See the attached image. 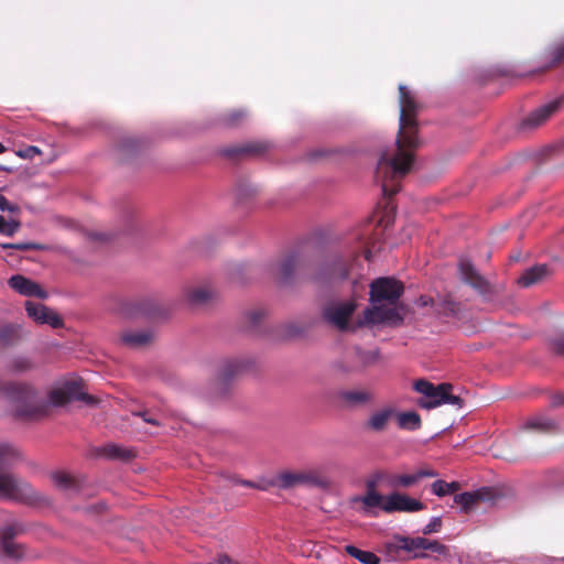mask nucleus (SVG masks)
I'll use <instances>...</instances> for the list:
<instances>
[{"label": "nucleus", "mask_w": 564, "mask_h": 564, "mask_svg": "<svg viewBox=\"0 0 564 564\" xmlns=\"http://www.w3.org/2000/svg\"><path fill=\"white\" fill-rule=\"evenodd\" d=\"M19 457V453L8 444H0V465ZM32 497V488L13 474L0 471V499L22 500Z\"/></svg>", "instance_id": "7ed1b4c3"}, {"label": "nucleus", "mask_w": 564, "mask_h": 564, "mask_svg": "<svg viewBox=\"0 0 564 564\" xmlns=\"http://www.w3.org/2000/svg\"><path fill=\"white\" fill-rule=\"evenodd\" d=\"M434 302L431 297H426V296H421L419 299V305L421 306H427V305H433Z\"/></svg>", "instance_id": "3c124183"}, {"label": "nucleus", "mask_w": 564, "mask_h": 564, "mask_svg": "<svg viewBox=\"0 0 564 564\" xmlns=\"http://www.w3.org/2000/svg\"><path fill=\"white\" fill-rule=\"evenodd\" d=\"M414 389L423 394L424 399L419 400L417 404L423 409H434L443 404H452L460 408L463 404L458 395L451 393L453 387L449 383L433 384L426 380H417Z\"/></svg>", "instance_id": "20e7f679"}, {"label": "nucleus", "mask_w": 564, "mask_h": 564, "mask_svg": "<svg viewBox=\"0 0 564 564\" xmlns=\"http://www.w3.org/2000/svg\"><path fill=\"white\" fill-rule=\"evenodd\" d=\"M381 189L383 195L392 196L400 189V184L398 183V178H383L381 183Z\"/></svg>", "instance_id": "e433bc0d"}, {"label": "nucleus", "mask_w": 564, "mask_h": 564, "mask_svg": "<svg viewBox=\"0 0 564 564\" xmlns=\"http://www.w3.org/2000/svg\"><path fill=\"white\" fill-rule=\"evenodd\" d=\"M563 101L564 96H561L538 107L522 120V127L533 129L543 126L561 108Z\"/></svg>", "instance_id": "9b49d317"}, {"label": "nucleus", "mask_w": 564, "mask_h": 564, "mask_svg": "<svg viewBox=\"0 0 564 564\" xmlns=\"http://www.w3.org/2000/svg\"><path fill=\"white\" fill-rule=\"evenodd\" d=\"M2 248H13L18 250H47L48 247L41 243L34 242H22V243H3Z\"/></svg>", "instance_id": "4c0bfd02"}, {"label": "nucleus", "mask_w": 564, "mask_h": 564, "mask_svg": "<svg viewBox=\"0 0 564 564\" xmlns=\"http://www.w3.org/2000/svg\"><path fill=\"white\" fill-rule=\"evenodd\" d=\"M6 148L3 147V144L0 142V153L4 152Z\"/></svg>", "instance_id": "4d7b16f0"}, {"label": "nucleus", "mask_w": 564, "mask_h": 564, "mask_svg": "<svg viewBox=\"0 0 564 564\" xmlns=\"http://www.w3.org/2000/svg\"><path fill=\"white\" fill-rule=\"evenodd\" d=\"M0 209L2 212L8 210L10 213H15L19 210V207L17 205L10 204L8 199L0 194Z\"/></svg>", "instance_id": "09e8293b"}, {"label": "nucleus", "mask_w": 564, "mask_h": 564, "mask_svg": "<svg viewBox=\"0 0 564 564\" xmlns=\"http://www.w3.org/2000/svg\"><path fill=\"white\" fill-rule=\"evenodd\" d=\"M25 310L28 315L36 323L48 324L53 328H59L63 326V319L54 311L42 304L29 301L25 303Z\"/></svg>", "instance_id": "ddd939ff"}, {"label": "nucleus", "mask_w": 564, "mask_h": 564, "mask_svg": "<svg viewBox=\"0 0 564 564\" xmlns=\"http://www.w3.org/2000/svg\"><path fill=\"white\" fill-rule=\"evenodd\" d=\"M382 479H386V477L383 475H380V474L377 475L373 479H369L366 482V488H367L366 492H378L377 491V485H378V481H380Z\"/></svg>", "instance_id": "de8ad7c7"}, {"label": "nucleus", "mask_w": 564, "mask_h": 564, "mask_svg": "<svg viewBox=\"0 0 564 564\" xmlns=\"http://www.w3.org/2000/svg\"><path fill=\"white\" fill-rule=\"evenodd\" d=\"M459 272L464 282L470 284L473 288L480 292L486 291V280L480 274H478V272L468 260H462L459 262Z\"/></svg>", "instance_id": "a211bd4d"}, {"label": "nucleus", "mask_w": 564, "mask_h": 564, "mask_svg": "<svg viewBox=\"0 0 564 564\" xmlns=\"http://www.w3.org/2000/svg\"><path fill=\"white\" fill-rule=\"evenodd\" d=\"M403 293L401 282L392 278H378L370 284L371 306L364 311L358 326L388 324L399 326L404 319V308L399 303Z\"/></svg>", "instance_id": "f03ea898"}, {"label": "nucleus", "mask_w": 564, "mask_h": 564, "mask_svg": "<svg viewBox=\"0 0 564 564\" xmlns=\"http://www.w3.org/2000/svg\"><path fill=\"white\" fill-rule=\"evenodd\" d=\"M271 488L281 489L280 471L272 477H259L256 480V489L261 491H268Z\"/></svg>", "instance_id": "72a5a7b5"}, {"label": "nucleus", "mask_w": 564, "mask_h": 564, "mask_svg": "<svg viewBox=\"0 0 564 564\" xmlns=\"http://www.w3.org/2000/svg\"><path fill=\"white\" fill-rule=\"evenodd\" d=\"M460 485L457 481L446 482L442 479L435 480L432 486V492L437 497L451 495L459 489Z\"/></svg>", "instance_id": "7c9ffc66"}, {"label": "nucleus", "mask_w": 564, "mask_h": 564, "mask_svg": "<svg viewBox=\"0 0 564 564\" xmlns=\"http://www.w3.org/2000/svg\"><path fill=\"white\" fill-rule=\"evenodd\" d=\"M555 151H556V148L553 147V145L545 147L542 150L536 151L534 153H529L525 156L519 155L514 160V164H519V163H521L524 160H528L530 164H531L532 161L540 164V163H543V162L547 161L549 159H552L553 154L555 153Z\"/></svg>", "instance_id": "393cba45"}, {"label": "nucleus", "mask_w": 564, "mask_h": 564, "mask_svg": "<svg viewBox=\"0 0 564 564\" xmlns=\"http://www.w3.org/2000/svg\"><path fill=\"white\" fill-rule=\"evenodd\" d=\"M24 398H25V400H28V401H29V400L32 398V391H31V390H28V391L25 392V397H24Z\"/></svg>", "instance_id": "5fc2aeb1"}, {"label": "nucleus", "mask_w": 564, "mask_h": 564, "mask_svg": "<svg viewBox=\"0 0 564 564\" xmlns=\"http://www.w3.org/2000/svg\"><path fill=\"white\" fill-rule=\"evenodd\" d=\"M9 285L11 289L24 296H35L39 299H46L47 292L41 288L36 282L17 274L9 279Z\"/></svg>", "instance_id": "2eb2a0df"}, {"label": "nucleus", "mask_w": 564, "mask_h": 564, "mask_svg": "<svg viewBox=\"0 0 564 564\" xmlns=\"http://www.w3.org/2000/svg\"><path fill=\"white\" fill-rule=\"evenodd\" d=\"M345 551L351 557L358 560L362 564H379L380 558L372 552L360 550L354 545H346Z\"/></svg>", "instance_id": "bb28decb"}, {"label": "nucleus", "mask_w": 564, "mask_h": 564, "mask_svg": "<svg viewBox=\"0 0 564 564\" xmlns=\"http://www.w3.org/2000/svg\"><path fill=\"white\" fill-rule=\"evenodd\" d=\"M247 116L248 113L245 109H235L225 115L221 122L226 127H237L247 118Z\"/></svg>", "instance_id": "473e14b6"}, {"label": "nucleus", "mask_w": 564, "mask_h": 564, "mask_svg": "<svg viewBox=\"0 0 564 564\" xmlns=\"http://www.w3.org/2000/svg\"><path fill=\"white\" fill-rule=\"evenodd\" d=\"M419 538H402L399 541V549L416 553L419 552Z\"/></svg>", "instance_id": "58836bf2"}, {"label": "nucleus", "mask_w": 564, "mask_h": 564, "mask_svg": "<svg viewBox=\"0 0 564 564\" xmlns=\"http://www.w3.org/2000/svg\"><path fill=\"white\" fill-rule=\"evenodd\" d=\"M553 274V270L549 264H536L527 269L519 278L518 284L522 288H530L539 284Z\"/></svg>", "instance_id": "dca6fc26"}, {"label": "nucleus", "mask_w": 564, "mask_h": 564, "mask_svg": "<svg viewBox=\"0 0 564 564\" xmlns=\"http://www.w3.org/2000/svg\"><path fill=\"white\" fill-rule=\"evenodd\" d=\"M11 369L18 372H23L32 368V362L25 357H19L12 360Z\"/></svg>", "instance_id": "a19ab883"}, {"label": "nucleus", "mask_w": 564, "mask_h": 564, "mask_svg": "<svg viewBox=\"0 0 564 564\" xmlns=\"http://www.w3.org/2000/svg\"><path fill=\"white\" fill-rule=\"evenodd\" d=\"M399 134L391 149L381 152L377 163V173L382 176L389 174H408L415 171V161L411 153L412 149L419 147L416 135V113L421 108L416 93L408 86L399 85Z\"/></svg>", "instance_id": "f257e3e1"}, {"label": "nucleus", "mask_w": 564, "mask_h": 564, "mask_svg": "<svg viewBox=\"0 0 564 564\" xmlns=\"http://www.w3.org/2000/svg\"><path fill=\"white\" fill-rule=\"evenodd\" d=\"M356 310L352 301L334 302L324 308L325 319L339 330L355 329L349 324V318Z\"/></svg>", "instance_id": "6e6552de"}, {"label": "nucleus", "mask_w": 564, "mask_h": 564, "mask_svg": "<svg viewBox=\"0 0 564 564\" xmlns=\"http://www.w3.org/2000/svg\"><path fill=\"white\" fill-rule=\"evenodd\" d=\"M20 338V327L17 325H4L0 328V343L11 345Z\"/></svg>", "instance_id": "2f4dec72"}, {"label": "nucleus", "mask_w": 564, "mask_h": 564, "mask_svg": "<svg viewBox=\"0 0 564 564\" xmlns=\"http://www.w3.org/2000/svg\"><path fill=\"white\" fill-rule=\"evenodd\" d=\"M395 419L401 429L414 431L421 427V417L416 412H397Z\"/></svg>", "instance_id": "a878e982"}, {"label": "nucleus", "mask_w": 564, "mask_h": 564, "mask_svg": "<svg viewBox=\"0 0 564 564\" xmlns=\"http://www.w3.org/2000/svg\"><path fill=\"white\" fill-rule=\"evenodd\" d=\"M397 415V410L393 406L386 405L373 411L367 421L365 427L368 431L380 433L388 429V425L392 419Z\"/></svg>", "instance_id": "4468645a"}, {"label": "nucleus", "mask_w": 564, "mask_h": 564, "mask_svg": "<svg viewBox=\"0 0 564 564\" xmlns=\"http://www.w3.org/2000/svg\"><path fill=\"white\" fill-rule=\"evenodd\" d=\"M384 497L379 492H366L364 496H355L350 499V503L352 506L360 505V510L364 513L370 512L372 508L380 507L384 505Z\"/></svg>", "instance_id": "6ab92c4d"}, {"label": "nucleus", "mask_w": 564, "mask_h": 564, "mask_svg": "<svg viewBox=\"0 0 564 564\" xmlns=\"http://www.w3.org/2000/svg\"><path fill=\"white\" fill-rule=\"evenodd\" d=\"M215 296V291L207 286H197L186 292V300L193 305H202Z\"/></svg>", "instance_id": "5701e85b"}, {"label": "nucleus", "mask_w": 564, "mask_h": 564, "mask_svg": "<svg viewBox=\"0 0 564 564\" xmlns=\"http://www.w3.org/2000/svg\"><path fill=\"white\" fill-rule=\"evenodd\" d=\"M426 551L436 553L440 555H444V556L448 555V547L446 545L442 544L441 542H438L436 540H430V539L420 536L419 552L414 553L413 557L414 558H425L429 556Z\"/></svg>", "instance_id": "412c9836"}, {"label": "nucleus", "mask_w": 564, "mask_h": 564, "mask_svg": "<svg viewBox=\"0 0 564 564\" xmlns=\"http://www.w3.org/2000/svg\"><path fill=\"white\" fill-rule=\"evenodd\" d=\"M551 349L560 355H564V335H558L550 340Z\"/></svg>", "instance_id": "c03bdc74"}, {"label": "nucleus", "mask_w": 564, "mask_h": 564, "mask_svg": "<svg viewBox=\"0 0 564 564\" xmlns=\"http://www.w3.org/2000/svg\"><path fill=\"white\" fill-rule=\"evenodd\" d=\"M424 509V505L399 491L391 492L384 497V505L382 511L387 513L393 512H417Z\"/></svg>", "instance_id": "1a4fd4ad"}, {"label": "nucleus", "mask_w": 564, "mask_h": 564, "mask_svg": "<svg viewBox=\"0 0 564 564\" xmlns=\"http://www.w3.org/2000/svg\"><path fill=\"white\" fill-rule=\"evenodd\" d=\"M242 369V362L238 360H229L225 362L224 366L221 367L219 378L224 382L229 381L230 379L235 378L238 373H240Z\"/></svg>", "instance_id": "c756f323"}, {"label": "nucleus", "mask_w": 564, "mask_h": 564, "mask_svg": "<svg viewBox=\"0 0 564 564\" xmlns=\"http://www.w3.org/2000/svg\"><path fill=\"white\" fill-rule=\"evenodd\" d=\"M442 528V519L440 517H433L431 521L423 528V534H431L438 532Z\"/></svg>", "instance_id": "79ce46f5"}, {"label": "nucleus", "mask_w": 564, "mask_h": 564, "mask_svg": "<svg viewBox=\"0 0 564 564\" xmlns=\"http://www.w3.org/2000/svg\"><path fill=\"white\" fill-rule=\"evenodd\" d=\"M545 65L544 68H549L557 63L564 61V40L558 44L549 47L544 53Z\"/></svg>", "instance_id": "cd10ccee"}, {"label": "nucleus", "mask_w": 564, "mask_h": 564, "mask_svg": "<svg viewBox=\"0 0 564 564\" xmlns=\"http://www.w3.org/2000/svg\"><path fill=\"white\" fill-rule=\"evenodd\" d=\"M281 489H292L297 486L316 487L327 489L332 486L330 478L323 468H307L301 470H281Z\"/></svg>", "instance_id": "39448f33"}, {"label": "nucleus", "mask_w": 564, "mask_h": 564, "mask_svg": "<svg viewBox=\"0 0 564 564\" xmlns=\"http://www.w3.org/2000/svg\"><path fill=\"white\" fill-rule=\"evenodd\" d=\"M15 413L20 417L33 419V417H37L40 415H43L44 414V410L43 409H39V408H34V406H28V409L17 408L15 409Z\"/></svg>", "instance_id": "ea45409f"}, {"label": "nucleus", "mask_w": 564, "mask_h": 564, "mask_svg": "<svg viewBox=\"0 0 564 564\" xmlns=\"http://www.w3.org/2000/svg\"><path fill=\"white\" fill-rule=\"evenodd\" d=\"M313 263L312 256L305 251H296L283 257L273 267V274L282 282H289L300 274H310Z\"/></svg>", "instance_id": "423d86ee"}, {"label": "nucleus", "mask_w": 564, "mask_h": 564, "mask_svg": "<svg viewBox=\"0 0 564 564\" xmlns=\"http://www.w3.org/2000/svg\"><path fill=\"white\" fill-rule=\"evenodd\" d=\"M338 398L351 406L366 404L373 400L372 393L362 389L339 391Z\"/></svg>", "instance_id": "aec40b11"}, {"label": "nucleus", "mask_w": 564, "mask_h": 564, "mask_svg": "<svg viewBox=\"0 0 564 564\" xmlns=\"http://www.w3.org/2000/svg\"><path fill=\"white\" fill-rule=\"evenodd\" d=\"M105 455L112 458H128L130 453L116 444H109L104 448Z\"/></svg>", "instance_id": "c9c22d12"}, {"label": "nucleus", "mask_w": 564, "mask_h": 564, "mask_svg": "<svg viewBox=\"0 0 564 564\" xmlns=\"http://www.w3.org/2000/svg\"><path fill=\"white\" fill-rule=\"evenodd\" d=\"M524 427L528 430H538L541 432L551 431L555 427V422L542 415L533 416L529 419Z\"/></svg>", "instance_id": "c85d7f7f"}, {"label": "nucleus", "mask_w": 564, "mask_h": 564, "mask_svg": "<svg viewBox=\"0 0 564 564\" xmlns=\"http://www.w3.org/2000/svg\"><path fill=\"white\" fill-rule=\"evenodd\" d=\"M52 482L56 488L63 491L77 490V480L65 471H56L51 476Z\"/></svg>", "instance_id": "b1692460"}, {"label": "nucleus", "mask_w": 564, "mask_h": 564, "mask_svg": "<svg viewBox=\"0 0 564 564\" xmlns=\"http://www.w3.org/2000/svg\"><path fill=\"white\" fill-rule=\"evenodd\" d=\"M2 170L4 171L6 169L0 165V171H2Z\"/></svg>", "instance_id": "13d9d810"}, {"label": "nucleus", "mask_w": 564, "mask_h": 564, "mask_svg": "<svg viewBox=\"0 0 564 564\" xmlns=\"http://www.w3.org/2000/svg\"><path fill=\"white\" fill-rule=\"evenodd\" d=\"M21 227V223L19 220H6L3 216L0 215V234L6 236H13Z\"/></svg>", "instance_id": "f704fd0d"}, {"label": "nucleus", "mask_w": 564, "mask_h": 564, "mask_svg": "<svg viewBox=\"0 0 564 564\" xmlns=\"http://www.w3.org/2000/svg\"><path fill=\"white\" fill-rule=\"evenodd\" d=\"M231 482L235 484V485H241V486H245V487H249V488H253L256 489V480H243V479H239V478H231Z\"/></svg>", "instance_id": "8fccbe9b"}, {"label": "nucleus", "mask_w": 564, "mask_h": 564, "mask_svg": "<svg viewBox=\"0 0 564 564\" xmlns=\"http://www.w3.org/2000/svg\"><path fill=\"white\" fill-rule=\"evenodd\" d=\"M437 473L432 468H421L413 474H391L386 476L387 485L391 488H410L423 478L436 477Z\"/></svg>", "instance_id": "f8f14e48"}, {"label": "nucleus", "mask_w": 564, "mask_h": 564, "mask_svg": "<svg viewBox=\"0 0 564 564\" xmlns=\"http://www.w3.org/2000/svg\"><path fill=\"white\" fill-rule=\"evenodd\" d=\"M152 339V334L145 330H128L121 335V341L130 348L145 346Z\"/></svg>", "instance_id": "4be33fe9"}, {"label": "nucleus", "mask_w": 564, "mask_h": 564, "mask_svg": "<svg viewBox=\"0 0 564 564\" xmlns=\"http://www.w3.org/2000/svg\"><path fill=\"white\" fill-rule=\"evenodd\" d=\"M41 153L40 149L33 145H30L23 150L18 152L19 156L23 159H34L36 155Z\"/></svg>", "instance_id": "49530a36"}, {"label": "nucleus", "mask_w": 564, "mask_h": 564, "mask_svg": "<svg viewBox=\"0 0 564 564\" xmlns=\"http://www.w3.org/2000/svg\"><path fill=\"white\" fill-rule=\"evenodd\" d=\"M72 400H79L86 404L94 405L97 399L82 391L79 381L69 380L51 390L48 393V403L55 406H61Z\"/></svg>", "instance_id": "0eeeda50"}, {"label": "nucleus", "mask_w": 564, "mask_h": 564, "mask_svg": "<svg viewBox=\"0 0 564 564\" xmlns=\"http://www.w3.org/2000/svg\"><path fill=\"white\" fill-rule=\"evenodd\" d=\"M272 147L273 144L267 140H251L227 147L223 153L229 158H256L267 153Z\"/></svg>", "instance_id": "9d476101"}, {"label": "nucleus", "mask_w": 564, "mask_h": 564, "mask_svg": "<svg viewBox=\"0 0 564 564\" xmlns=\"http://www.w3.org/2000/svg\"><path fill=\"white\" fill-rule=\"evenodd\" d=\"M347 274H348V273H347V271H346V270H341V269H340V272H339L338 276H339L340 279H345V278L347 276Z\"/></svg>", "instance_id": "603ef678"}, {"label": "nucleus", "mask_w": 564, "mask_h": 564, "mask_svg": "<svg viewBox=\"0 0 564 564\" xmlns=\"http://www.w3.org/2000/svg\"><path fill=\"white\" fill-rule=\"evenodd\" d=\"M488 498L485 489L476 491H466L458 494L454 497V502L460 506V511L468 513L474 510L479 501H484Z\"/></svg>", "instance_id": "f3484780"}, {"label": "nucleus", "mask_w": 564, "mask_h": 564, "mask_svg": "<svg viewBox=\"0 0 564 564\" xmlns=\"http://www.w3.org/2000/svg\"><path fill=\"white\" fill-rule=\"evenodd\" d=\"M11 546L12 544L10 542H4V547L8 553H11Z\"/></svg>", "instance_id": "864d4df0"}, {"label": "nucleus", "mask_w": 564, "mask_h": 564, "mask_svg": "<svg viewBox=\"0 0 564 564\" xmlns=\"http://www.w3.org/2000/svg\"><path fill=\"white\" fill-rule=\"evenodd\" d=\"M359 358L365 365H370V364L376 362L379 359V351L377 349L369 350V351H362L359 354Z\"/></svg>", "instance_id": "a18cd8bd"}, {"label": "nucleus", "mask_w": 564, "mask_h": 564, "mask_svg": "<svg viewBox=\"0 0 564 564\" xmlns=\"http://www.w3.org/2000/svg\"><path fill=\"white\" fill-rule=\"evenodd\" d=\"M132 415L141 417L145 423L154 426H161V422L155 419L149 411H135Z\"/></svg>", "instance_id": "37998d69"}, {"label": "nucleus", "mask_w": 564, "mask_h": 564, "mask_svg": "<svg viewBox=\"0 0 564 564\" xmlns=\"http://www.w3.org/2000/svg\"><path fill=\"white\" fill-rule=\"evenodd\" d=\"M555 404H561V403H564V397L558 399V400H555L554 401Z\"/></svg>", "instance_id": "6e6d98bb"}]
</instances>
